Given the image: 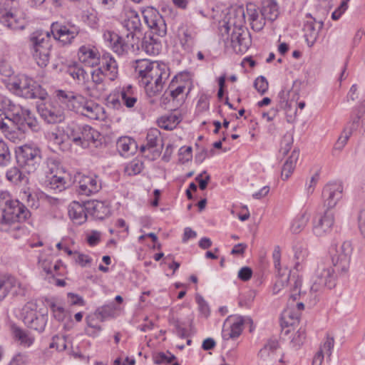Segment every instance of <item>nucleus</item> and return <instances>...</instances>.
<instances>
[{
  "instance_id": "4be33fe9",
  "label": "nucleus",
  "mask_w": 365,
  "mask_h": 365,
  "mask_svg": "<svg viewBox=\"0 0 365 365\" xmlns=\"http://www.w3.org/2000/svg\"><path fill=\"white\" fill-rule=\"evenodd\" d=\"M334 223V213L331 210H327L323 215L314 221L313 232L316 236L322 237L331 230Z\"/></svg>"
},
{
  "instance_id": "c9c22d12",
  "label": "nucleus",
  "mask_w": 365,
  "mask_h": 365,
  "mask_svg": "<svg viewBox=\"0 0 365 365\" xmlns=\"http://www.w3.org/2000/svg\"><path fill=\"white\" fill-rule=\"evenodd\" d=\"M6 178L15 185L27 183L29 182L28 177L16 166L11 168L6 171Z\"/></svg>"
},
{
  "instance_id": "a19ab883",
  "label": "nucleus",
  "mask_w": 365,
  "mask_h": 365,
  "mask_svg": "<svg viewBox=\"0 0 365 365\" xmlns=\"http://www.w3.org/2000/svg\"><path fill=\"white\" fill-rule=\"evenodd\" d=\"M11 160V153L8 145L4 140H0V167L9 166Z\"/></svg>"
},
{
  "instance_id": "f8f14e48",
  "label": "nucleus",
  "mask_w": 365,
  "mask_h": 365,
  "mask_svg": "<svg viewBox=\"0 0 365 365\" xmlns=\"http://www.w3.org/2000/svg\"><path fill=\"white\" fill-rule=\"evenodd\" d=\"M140 11L144 21L150 29L151 33L158 36H165L167 34V26L159 11L153 6L143 7Z\"/></svg>"
},
{
  "instance_id": "0eeeda50",
  "label": "nucleus",
  "mask_w": 365,
  "mask_h": 365,
  "mask_svg": "<svg viewBox=\"0 0 365 365\" xmlns=\"http://www.w3.org/2000/svg\"><path fill=\"white\" fill-rule=\"evenodd\" d=\"M16 161L19 165L28 173L36 170L41 160V150L34 145L25 144L16 151Z\"/></svg>"
},
{
  "instance_id": "864d4df0",
  "label": "nucleus",
  "mask_w": 365,
  "mask_h": 365,
  "mask_svg": "<svg viewBox=\"0 0 365 365\" xmlns=\"http://www.w3.org/2000/svg\"><path fill=\"white\" fill-rule=\"evenodd\" d=\"M334 346V339L333 336H330L329 335L327 336L325 341L321 346L320 349H322L323 352L325 351L327 356V359L331 360V356L332 354V350Z\"/></svg>"
},
{
  "instance_id": "052dcab7",
  "label": "nucleus",
  "mask_w": 365,
  "mask_h": 365,
  "mask_svg": "<svg viewBox=\"0 0 365 365\" xmlns=\"http://www.w3.org/2000/svg\"><path fill=\"white\" fill-rule=\"evenodd\" d=\"M24 198L26 199V202L31 207L37 208L38 207V201L36 199V196L33 195L29 189L24 190L23 192Z\"/></svg>"
},
{
  "instance_id": "58836bf2",
  "label": "nucleus",
  "mask_w": 365,
  "mask_h": 365,
  "mask_svg": "<svg viewBox=\"0 0 365 365\" xmlns=\"http://www.w3.org/2000/svg\"><path fill=\"white\" fill-rule=\"evenodd\" d=\"M310 215L307 212L304 211L299 214L293 220L291 230L293 233L300 232L307 225L309 220Z\"/></svg>"
},
{
  "instance_id": "bf43d9fd",
  "label": "nucleus",
  "mask_w": 365,
  "mask_h": 365,
  "mask_svg": "<svg viewBox=\"0 0 365 365\" xmlns=\"http://www.w3.org/2000/svg\"><path fill=\"white\" fill-rule=\"evenodd\" d=\"M143 169V163L140 161L134 160L130 162L126 167V171L130 175H137L141 172Z\"/></svg>"
},
{
  "instance_id": "cd10ccee",
  "label": "nucleus",
  "mask_w": 365,
  "mask_h": 365,
  "mask_svg": "<svg viewBox=\"0 0 365 365\" xmlns=\"http://www.w3.org/2000/svg\"><path fill=\"white\" fill-rule=\"evenodd\" d=\"M80 130L81 135L73 137V141L82 146H88L90 143H96L100 135L97 130L88 125H83Z\"/></svg>"
},
{
  "instance_id": "6e6d98bb",
  "label": "nucleus",
  "mask_w": 365,
  "mask_h": 365,
  "mask_svg": "<svg viewBox=\"0 0 365 365\" xmlns=\"http://www.w3.org/2000/svg\"><path fill=\"white\" fill-rule=\"evenodd\" d=\"M69 73L74 79H76L80 82L81 81L85 83L86 81H88V79H86L88 75L86 72L84 71V69L81 68H71L69 69Z\"/></svg>"
},
{
  "instance_id": "0e129e2a",
  "label": "nucleus",
  "mask_w": 365,
  "mask_h": 365,
  "mask_svg": "<svg viewBox=\"0 0 365 365\" xmlns=\"http://www.w3.org/2000/svg\"><path fill=\"white\" fill-rule=\"evenodd\" d=\"M252 275V270L248 267H244L238 272V277L242 281L249 280Z\"/></svg>"
},
{
  "instance_id": "dca6fc26",
  "label": "nucleus",
  "mask_w": 365,
  "mask_h": 365,
  "mask_svg": "<svg viewBox=\"0 0 365 365\" xmlns=\"http://www.w3.org/2000/svg\"><path fill=\"white\" fill-rule=\"evenodd\" d=\"M343 185L341 182L327 183L322 190V198L324 205L327 207V210H331L334 207L337 202L342 198Z\"/></svg>"
},
{
  "instance_id": "4c0bfd02",
  "label": "nucleus",
  "mask_w": 365,
  "mask_h": 365,
  "mask_svg": "<svg viewBox=\"0 0 365 365\" xmlns=\"http://www.w3.org/2000/svg\"><path fill=\"white\" fill-rule=\"evenodd\" d=\"M181 121L180 117L176 114L170 113L169 115L161 116L158 120V125L165 130H171Z\"/></svg>"
},
{
  "instance_id": "c03bdc74",
  "label": "nucleus",
  "mask_w": 365,
  "mask_h": 365,
  "mask_svg": "<svg viewBox=\"0 0 365 365\" xmlns=\"http://www.w3.org/2000/svg\"><path fill=\"white\" fill-rule=\"evenodd\" d=\"M50 187L54 190L61 192L66 187V182L62 174H54L51 177Z\"/></svg>"
},
{
  "instance_id": "412c9836",
  "label": "nucleus",
  "mask_w": 365,
  "mask_h": 365,
  "mask_svg": "<svg viewBox=\"0 0 365 365\" xmlns=\"http://www.w3.org/2000/svg\"><path fill=\"white\" fill-rule=\"evenodd\" d=\"M78 192L86 196L98 192L101 183L96 175H78Z\"/></svg>"
},
{
  "instance_id": "5701e85b",
  "label": "nucleus",
  "mask_w": 365,
  "mask_h": 365,
  "mask_svg": "<svg viewBox=\"0 0 365 365\" xmlns=\"http://www.w3.org/2000/svg\"><path fill=\"white\" fill-rule=\"evenodd\" d=\"M246 322L252 324V320L250 317H245L242 316H235L233 317V322L230 327L227 329L224 328L222 329V338L225 340H229L230 339H236L240 336L242 330L243 325Z\"/></svg>"
},
{
  "instance_id": "6e6552de",
  "label": "nucleus",
  "mask_w": 365,
  "mask_h": 365,
  "mask_svg": "<svg viewBox=\"0 0 365 365\" xmlns=\"http://www.w3.org/2000/svg\"><path fill=\"white\" fill-rule=\"evenodd\" d=\"M169 77L168 68L165 64H160L158 62L151 68V71L145 78L143 80L146 92L150 96L160 92L163 88V83Z\"/></svg>"
},
{
  "instance_id": "13d9d810",
  "label": "nucleus",
  "mask_w": 365,
  "mask_h": 365,
  "mask_svg": "<svg viewBox=\"0 0 365 365\" xmlns=\"http://www.w3.org/2000/svg\"><path fill=\"white\" fill-rule=\"evenodd\" d=\"M292 143V136L288 134L285 135L281 141L280 152L283 155H287L291 149Z\"/></svg>"
},
{
  "instance_id": "de8ad7c7",
  "label": "nucleus",
  "mask_w": 365,
  "mask_h": 365,
  "mask_svg": "<svg viewBox=\"0 0 365 365\" xmlns=\"http://www.w3.org/2000/svg\"><path fill=\"white\" fill-rule=\"evenodd\" d=\"M49 307L52 311L53 317L61 322L63 321L67 315L66 310L61 305L56 304L55 302H51Z\"/></svg>"
},
{
  "instance_id": "5fc2aeb1",
  "label": "nucleus",
  "mask_w": 365,
  "mask_h": 365,
  "mask_svg": "<svg viewBox=\"0 0 365 365\" xmlns=\"http://www.w3.org/2000/svg\"><path fill=\"white\" fill-rule=\"evenodd\" d=\"M254 86L260 94L263 95L268 90L269 84L265 77L260 76L255 81Z\"/></svg>"
},
{
  "instance_id": "7c9ffc66",
  "label": "nucleus",
  "mask_w": 365,
  "mask_h": 365,
  "mask_svg": "<svg viewBox=\"0 0 365 365\" xmlns=\"http://www.w3.org/2000/svg\"><path fill=\"white\" fill-rule=\"evenodd\" d=\"M116 148L121 156L128 158L136 152L138 145L132 138L123 136L118 139Z\"/></svg>"
},
{
  "instance_id": "f704fd0d",
  "label": "nucleus",
  "mask_w": 365,
  "mask_h": 365,
  "mask_svg": "<svg viewBox=\"0 0 365 365\" xmlns=\"http://www.w3.org/2000/svg\"><path fill=\"white\" fill-rule=\"evenodd\" d=\"M119 96L122 103L127 108L134 107L137 102V97L131 85L123 86L119 92Z\"/></svg>"
},
{
  "instance_id": "473e14b6",
  "label": "nucleus",
  "mask_w": 365,
  "mask_h": 365,
  "mask_svg": "<svg viewBox=\"0 0 365 365\" xmlns=\"http://www.w3.org/2000/svg\"><path fill=\"white\" fill-rule=\"evenodd\" d=\"M262 16L271 21L276 20L279 14L277 3L275 0H266L261 9Z\"/></svg>"
},
{
  "instance_id": "423d86ee",
  "label": "nucleus",
  "mask_w": 365,
  "mask_h": 365,
  "mask_svg": "<svg viewBox=\"0 0 365 365\" xmlns=\"http://www.w3.org/2000/svg\"><path fill=\"white\" fill-rule=\"evenodd\" d=\"M331 263L338 273L347 272L353 253V245L351 241L331 244L329 248Z\"/></svg>"
},
{
  "instance_id": "bb28decb",
  "label": "nucleus",
  "mask_w": 365,
  "mask_h": 365,
  "mask_svg": "<svg viewBox=\"0 0 365 365\" xmlns=\"http://www.w3.org/2000/svg\"><path fill=\"white\" fill-rule=\"evenodd\" d=\"M140 51H145L148 55H158L160 53L162 45L158 38H155L152 35L151 32L145 34L142 38L141 41H139Z\"/></svg>"
},
{
  "instance_id": "4468645a",
  "label": "nucleus",
  "mask_w": 365,
  "mask_h": 365,
  "mask_svg": "<svg viewBox=\"0 0 365 365\" xmlns=\"http://www.w3.org/2000/svg\"><path fill=\"white\" fill-rule=\"evenodd\" d=\"M80 31L79 26L71 22H67L65 24L56 21L51 26V33L54 39L62 42L63 45L71 44L79 34Z\"/></svg>"
},
{
  "instance_id": "680f3d73",
  "label": "nucleus",
  "mask_w": 365,
  "mask_h": 365,
  "mask_svg": "<svg viewBox=\"0 0 365 365\" xmlns=\"http://www.w3.org/2000/svg\"><path fill=\"white\" fill-rule=\"evenodd\" d=\"M195 37L187 29L183 31V36H180L181 43L185 48H189L193 45Z\"/></svg>"
},
{
  "instance_id": "1a4fd4ad",
  "label": "nucleus",
  "mask_w": 365,
  "mask_h": 365,
  "mask_svg": "<svg viewBox=\"0 0 365 365\" xmlns=\"http://www.w3.org/2000/svg\"><path fill=\"white\" fill-rule=\"evenodd\" d=\"M22 317L24 324L29 329L38 333L44 331L47 321V312L37 309V304L34 302H28L22 309Z\"/></svg>"
},
{
  "instance_id": "ddd939ff",
  "label": "nucleus",
  "mask_w": 365,
  "mask_h": 365,
  "mask_svg": "<svg viewBox=\"0 0 365 365\" xmlns=\"http://www.w3.org/2000/svg\"><path fill=\"white\" fill-rule=\"evenodd\" d=\"M336 272L335 268H331L329 264L320 262L317 264L312 284L317 286L320 290L324 287L332 289L336 285Z\"/></svg>"
},
{
  "instance_id": "72a5a7b5",
  "label": "nucleus",
  "mask_w": 365,
  "mask_h": 365,
  "mask_svg": "<svg viewBox=\"0 0 365 365\" xmlns=\"http://www.w3.org/2000/svg\"><path fill=\"white\" fill-rule=\"evenodd\" d=\"M0 22L13 30H22L25 27L24 22L16 19L12 13L6 11L0 13Z\"/></svg>"
},
{
  "instance_id": "2f4dec72",
  "label": "nucleus",
  "mask_w": 365,
  "mask_h": 365,
  "mask_svg": "<svg viewBox=\"0 0 365 365\" xmlns=\"http://www.w3.org/2000/svg\"><path fill=\"white\" fill-rule=\"evenodd\" d=\"M91 85L89 89L96 91L93 96L101 95L106 91L105 77L107 75L101 71V68H96L91 71Z\"/></svg>"
},
{
  "instance_id": "aec40b11",
  "label": "nucleus",
  "mask_w": 365,
  "mask_h": 365,
  "mask_svg": "<svg viewBox=\"0 0 365 365\" xmlns=\"http://www.w3.org/2000/svg\"><path fill=\"white\" fill-rule=\"evenodd\" d=\"M365 110V104L361 103L353 110V115L351 120L349 121L346 126L344 128L341 135L338 138L340 143L344 145L347 143L349 137L351 135L354 130L358 129L360 123V118Z\"/></svg>"
},
{
  "instance_id": "774afa93",
  "label": "nucleus",
  "mask_w": 365,
  "mask_h": 365,
  "mask_svg": "<svg viewBox=\"0 0 365 365\" xmlns=\"http://www.w3.org/2000/svg\"><path fill=\"white\" fill-rule=\"evenodd\" d=\"M265 19H264V17H258L257 19H256V20H254L252 22H250L252 29L256 31H261L265 25Z\"/></svg>"
},
{
  "instance_id": "49530a36",
  "label": "nucleus",
  "mask_w": 365,
  "mask_h": 365,
  "mask_svg": "<svg viewBox=\"0 0 365 365\" xmlns=\"http://www.w3.org/2000/svg\"><path fill=\"white\" fill-rule=\"evenodd\" d=\"M47 167L48 173L51 175L65 173L63 168L61 166L59 160L55 158H48L47 159Z\"/></svg>"
},
{
  "instance_id": "09e8293b",
  "label": "nucleus",
  "mask_w": 365,
  "mask_h": 365,
  "mask_svg": "<svg viewBox=\"0 0 365 365\" xmlns=\"http://www.w3.org/2000/svg\"><path fill=\"white\" fill-rule=\"evenodd\" d=\"M175 359V356L169 351L166 353L159 352L153 356V361L156 364H170Z\"/></svg>"
},
{
  "instance_id": "3c124183",
  "label": "nucleus",
  "mask_w": 365,
  "mask_h": 365,
  "mask_svg": "<svg viewBox=\"0 0 365 365\" xmlns=\"http://www.w3.org/2000/svg\"><path fill=\"white\" fill-rule=\"evenodd\" d=\"M51 349L56 348L59 351H64L66 349V339L63 336L56 335L52 338V341L49 345Z\"/></svg>"
},
{
  "instance_id": "338daca9",
  "label": "nucleus",
  "mask_w": 365,
  "mask_h": 365,
  "mask_svg": "<svg viewBox=\"0 0 365 365\" xmlns=\"http://www.w3.org/2000/svg\"><path fill=\"white\" fill-rule=\"evenodd\" d=\"M358 222L360 232L365 238V208L359 212Z\"/></svg>"
},
{
  "instance_id": "7ed1b4c3",
  "label": "nucleus",
  "mask_w": 365,
  "mask_h": 365,
  "mask_svg": "<svg viewBox=\"0 0 365 365\" xmlns=\"http://www.w3.org/2000/svg\"><path fill=\"white\" fill-rule=\"evenodd\" d=\"M2 109L6 110V118L16 125L19 130L24 132L27 129L33 132H38L40 130L38 120L28 108L16 103L9 98Z\"/></svg>"
},
{
  "instance_id": "ea45409f",
  "label": "nucleus",
  "mask_w": 365,
  "mask_h": 365,
  "mask_svg": "<svg viewBox=\"0 0 365 365\" xmlns=\"http://www.w3.org/2000/svg\"><path fill=\"white\" fill-rule=\"evenodd\" d=\"M294 277H297V276L293 275L292 277H290V272H289V274L287 276H284V274L280 276V277L277 279V281L275 282V283L273 286V288H272L273 294H279L280 292L281 289L285 285H287L288 283L290 285V289L292 288H293L294 281H292V279Z\"/></svg>"
},
{
  "instance_id": "f3484780",
  "label": "nucleus",
  "mask_w": 365,
  "mask_h": 365,
  "mask_svg": "<svg viewBox=\"0 0 365 365\" xmlns=\"http://www.w3.org/2000/svg\"><path fill=\"white\" fill-rule=\"evenodd\" d=\"M40 116L49 124L60 123L63 120V113L61 107L53 102L41 103L37 107Z\"/></svg>"
},
{
  "instance_id": "6ab92c4d",
  "label": "nucleus",
  "mask_w": 365,
  "mask_h": 365,
  "mask_svg": "<svg viewBox=\"0 0 365 365\" xmlns=\"http://www.w3.org/2000/svg\"><path fill=\"white\" fill-rule=\"evenodd\" d=\"M16 287L15 292L17 294L25 295L27 287L19 282L14 277L0 274V301L4 299L8 293Z\"/></svg>"
},
{
  "instance_id": "37998d69",
  "label": "nucleus",
  "mask_w": 365,
  "mask_h": 365,
  "mask_svg": "<svg viewBox=\"0 0 365 365\" xmlns=\"http://www.w3.org/2000/svg\"><path fill=\"white\" fill-rule=\"evenodd\" d=\"M15 337L20 341L21 344L26 346H31L34 341V338L31 336L30 334L27 333L26 331L16 328L14 331Z\"/></svg>"
},
{
  "instance_id": "393cba45",
  "label": "nucleus",
  "mask_w": 365,
  "mask_h": 365,
  "mask_svg": "<svg viewBox=\"0 0 365 365\" xmlns=\"http://www.w3.org/2000/svg\"><path fill=\"white\" fill-rule=\"evenodd\" d=\"M79 61L89 67H94L100 63V54L95 47L89 45L82 46L78 51Z\"/></svg>"
},
{
  "instance_id": "9b49d317",
  "label": "nucleus",
  "mask_w": 365,
  "mask_h": 365,
  "mask_svg": "<svg viewBox=\"0 0 365 365\" xmlns=\"http://www.w3.org/2000/svg\"><path fill=\"white\" fill-rule=\"evenodd\" d=\"M103 208V204L101 202H87L86 205H81L78 202L73 201L68 206V215L74 223L82 225L87 220V210L92 211L93 215L98 216L100 209Z\"/></svg>"
},
{
  "instance_id": "2eb2a0df",
  "label": "nucleus",
  "mask_w": 365,
  "mask_h": 365,
  "mask_svg": "<svg viewBox=\"0 0 365 365\" xmlns=\"http://www.w3.org/2000/svg\"><path fill=\"white\" fill-rule=\"evenodd\" d=\"M33 43V56L37 64L41 67H46L49 61L50 49L51 45L48 40L41 38V36L31 38Z\"/></svg>"
},
{
  "instance_id": "39448f33",
  "label": "nucleus",
  "mask_w": 365,
  "mask_h": 365,
  "mask_svg": "<svg viewBox=\"0 0 365 365\" xmlns=\"http://www.w3.org/2000/svg\"><path fill=\"white\" fill-rule=\"evenodd\" d=\"M236 13L239 14L236 19H232L230 17L229 22L224 27L225 32L228 34L229 24H232L235 26L230 38L231 46L236 53H243L247 51L251 45V37L250 34L242 28L245 22L244 11L239 9Z\"/></svg>"
},
{
  "instance_id": "9d476101",
  "label": "nucleus",
  "mask_w": 365,
  "mask_h": 365,
  "mask_svg": "<svg viewBox=\"0 0 365 365\" xmlns=\"http://www.w3.org/2000/svg\"><path fill=\"white\" fill-rule=\"evenodd\" d=\"M292 280L294 281L290 294L292 301L302 300L309 306L314 305L317 302V293L320 291L317 286H314L310 282L304 284L302 277L299 275Z\"/></svg>"
},
{
  "instance_id": "20e7f679",
  "label": "nucleus",
  "mask_w": 365,
  "mask_h": 365,
  "mask_svg": "<svg viewBox=\"0 0 365 365\" xmlns=\"http://www.w3.org/2000/svg\"><path fill=\"white\" fill-rule=\"evenodd\" d=\"M6 88L17 96L27 99L39 98L44 100L48 93L34 79L26 75L19 74L6 83Z\"/></svg>"
},
{
  "instance_id": "4d7b16f0",
  "label": "nucleus",
  "mask_w": 365,
  "mask_h": 365,
  "mask_svg": "<svg viewBox=\"0 0 365 365\" xmlns=\"http://www.w3.org/2000/svg\"><path fill=\"white\" fill-rule=\"evenodd\" d=\"M195 181L198 182L200 189L204 190L210 181V175L204 170L196 176Z\"/></svg>"
},
{
  "instance_id": "8fccbe9b",
  "label": "nucleus",
  "mask_w": 365,
  "mask_h": 365,
  "mask_svg": "<svg viewBox=\"0 0 365 365\" xmlns=\"http://www.w3.org/2000/svg\"><path fill=\"white\" fill-rule=\"evenodd\" d=\"M308 255L307 249L303 247H296L294 250V259L296 260L294 268L299 270L301 264L306 259Z\"/></svg>"
},
{
  "instance_id": "79ce46f5",
  "label": "nucleus",
  "mask_w": 365,
  "mask_h": 365,
  "mask_svg": "<svg viewBox=\"0 0 365 365\" xmlns=\"http://www.w3.org/2000/svg\"><path fill=\"white\" fill-rule=\"evenodd\" d=\"M115 312V307L114 304H108L104 305L101 307L97 309L95 312L97 318L101 319V321L104 319L113 317Z\"/></svg>"
},
{
  "instance_id": "69168bd1",
  "label": "nucleus",
  "mask_w": 365,
  "mask_h": 365,
  "mask_svg": "<svg viewBox=\"0 0 365 365\" xmlns=\"http://www.w3.org/2000/svg\"><path fill=\"white\" fill-rule=\"evenodd\" d=\"M294 170V167H293V165H291L289 163H284L281 173L282 179L283 180H287L293 173Z\"/></svg>"
},
{
  "instance_id": "603ef678",
  "label": "nucleus",
  "mask_w": 365,
  "mask_h": 365,
  "mask_svg": "<svg viewBox=\"0 0 365 365\" xmlns=\"http://www.w3.org/2000/svg\"><path fill=\"white\" fill-rule=\"evenodd\" d=\"M156 63L157 62H151L147 59H138L135 61L133 67L138 74H141L145 73L146 68L151 66L152 68Z\"/></svg>"
},
{
  "instance_id": "a211bd4d",
  "label": "nucleus",
  "mask_w": 365,
  "mask_h": 365,
  "mask_svg": "<svg viewBox=\"0 0 365 365\" xmlns=\"http://www.w3.org/2000/svg\"><path fill=\"white\" fill-rule=\"evenodd\" d=\"M74 112L92 120H98L103 117L104 109L99 104L83 96V100L79 101Z\"/></svg>"
},
{
  "instance_id": "f03ea898",
  "label": "nucleus",
  "mask_w": 365,
  "mask_h": 365,
  "mask_svg": "<svg viewBox=\"0 0 365 365\" xmlns=\"http://www.w3.org/2000/svg\"><path fill=\"white\" fill-rule=\"evenodd\" d=\"M30 216L31 212L26 207L18 200L13 199L9 192H0V230H19L16 223L25 222Z\"/></svg>"
},
{
  "instance_id": "e433bc0d",
  "label": "nucleus",
  "mask_w": 365,
  "mask_h": 365,
  "mask_svg": "<svg viewBox=\"0 0 365 365\" xmlns=\"http://www.w3.org/2000/svg\"><path fill=\"white\" fill-rule=\"evenodd\" d=\"M299 317L300 313L296 312V311L291 307H287L282 313L280 318L281 326L282 327L294 326L295 324L298 323Z\"/></svg>"
},
{
  "instance_id": "a18cd8bd",
  "label": "nucleus",
  "mask_w": 365,
  "mask_h": 365,
  "mask_svg": "<svg viewBox=\"0 0 365 365\" xmlns=\"http://www.w3.org/2000/svg\"><path fill=\"white\" fill-rule=\"evenodd\" d=\"M14 70L11 66L4 59L0 60V75L5 77L3 81L6 83L9 80H12Z\"/></svg>"
},
{
  "instance_id": "a878e982",
  "label": "nucleus",
  "mask_w": 365,
  "mask_h": 365,
  "mask_svg": "<svg viewBox=\"0 0 365 365\" xmlns=\"http://www.w3.org/2000/svg\"><path fill=\"white\" fill-rule=\"evenodd\" d=\"M100 67L107 75L110 81H114L118 76V63L112 55L109 53H105L100 56Z\"/></svg>"
},
{
  "instance_id": "c85d7f7f",
  "label": "nucleus",
  "mask_w": 365,
  "mask_h": 365,
  "mask_svg": "<svg viewBox=\"0 0 365 365\" xmlns=\"http://www.w3.org/2000/svg\"><path fill=\"white\" fill-rule=\"evenodd\" d=\"M323 27L322 21L315 19L307 21L304 26V38L309 46H312L316 42L319 31Z\"/></svg>"
},
{
  "instance_id": "b1692460",
  "label": "nucleus",
  "mask_w": 365,
  "mask_h": 365,
  "mask_svg": "<svg viewBox=\"0 0 365 365\" xmlns=\"http://www.w3.org/2000/svg\"><path fill=\"white\" fill-rule=\"evenodd\" d=\"M57 101L63 108L74 111L79 101L83 100L81 95L75 94L71 91L56 90L55 91Z\"/></svg>"
},
{
  "instance_id": "e2e57ef3",
  "label": "nucleus",
  "mask_w": 365,
  "mask_h": 365,
  "mask_svg": "<svg viewBox=\"0 0 365 365\" xmlns=\"http://www.w3.org/2000/svg\"><path fill=\"white\" fill-rule=\"evenodd\" d=\"M278 347V342L275 340L269 341L259 352V356L263 357L265 354H268L267 351H274Z\"/></svg>"
},
{
  "instance_id": "c756f323",
  "label": "nucleus",
  "mask_w": 365,
  "mask_h": 365,
  "mask_svg": "<svg viewBox=\"0 0 365 365\" xmlns=\"http://www.w3.org/2000/svg\"><path fill=\"white\" fill-rule=\"evenodd\" d=\"M145 140L146 143L140 146V151L144 153L148 150L152 152L154 155H159L160 150L157 148L158 144L160 140V132L159 130L156 128L149 130Z\"/></svg>"
},
{
  "instance_id": "f257e3e1",
  "label": "nucleus",
  "mask_w": 365,
  "mask_h": 365,
  "mask_svg": "<svg viewBox=\"0 0 365 365\" xmlns=\"http://www.w3.org/2000/svg\"><path fill=\"white\" fill-rule=\"evenodd\" d=\"M122 24L128 31L125 38L108 31L104 34L105 39L110 42L113 51L118 55H124L128 52L137 53L140 50V38L136 36V33L140 31L142 26L138 12L130 9Z\"/></svg>"
}]
</instances>
